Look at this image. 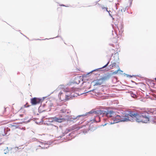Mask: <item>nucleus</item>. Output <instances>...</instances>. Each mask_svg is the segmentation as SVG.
I'll list each match as a JSON object with an SVG mask.
<instances>
[{
	"label": "nucleus",
	"instance_id": "obj_1",
	"mask_svg": "<svg viewBox=\"0 0 156 156\" xmlns=\"http://www.w3.org/2000/svg\"><path fill=\"white\" fill-rule=\"evenodd\" d=\"M146 113H138L133 112H130L129 114H124L122 115H118L116 117V122H119L131 121L133 118H135L136 121L139 122H147L148 121Z\"/></svg>",
	"mask_w": 156,
	"mask_h": 156
},
{
	"label": "nucleus",
	"instance_id": "obj_2",
	"mask_svg": "<svg viewBox=\"0 0 156 156\" xmlns=\"http://www.w3.org/2000/svg\"><path fill=\"white\" fill-rule=\"evenodd\" d=\"M98 115L100 116L101 115L103 117L104 114L108 118H111L112 119L114 122L113 123H116L117 121L116 117L118 115H116L115 113L113 111H107L106 112L105 111H99L98 113Z\"/></svg>",
	"mask_w": 156,
	"mask_h": 156
},
{
	"label": "nucleus",
	"instance_id": "obj_3",
	"mask_svg": "<svg viewBox=\"0 0 156 156\" xmlns=\"http://www.w3.org/2000/svg\"><path fill=\"white\" fill-rule=\"evenodd\" d=\"M110 76L109 75L104 76L101 78L95 81V85H100L106 81L108 80L110 78Z\"/></svg>",
	"mask_w": 156,
	"mask_h": 156
},
{
	"label": "nucleus",
	"instance_id": "obj_4",
	"mask_svg": "<svg viewBox=\"0 0 156 156\" xmlns=\"http://www.w3.org/2000/svg\"><path fill=\"white\" fill-rule=\"evenodd\" d=\"M78 89L72 88V90H70V92H71V94H70L69 95V99L75 97H76L78 95H79V94L78 93Z\"/></svg>",
	"mask_w": 156,
	"mask_h": 156
},
{
	"label": "nucleus",
	"instance_id": "obj_5",
	"mask_svg": "<svg viewBox=\"0 0 156 156\" xmlns=\"http://www.w3.org/2000/svg\"><path fill=\"white\" fill-rule=\"evenodd\" d=\"M146 113V114L147 116L148 119V121L147 122H144V123H147L149 121V117L148 115V114H154L156 113V109L155 108H151L149 109L147 112H138V113Z\"/></svg>",
	"mask_w": 156,
	"mask_h": 156
},
{
	"label": "nucleus",
	"instance_id": "obj_6",
	"mask_svg": "<svg viewBox=\"0 0 156 156\" xmlns=\"http://www.w3.org/2000/svg\"><path fill=\"white\" fill-rule=\"evenodd\" d=\"M41 100L37 98H34L31 99V102L32 105H35L40 103Z\"/></svg>",
	"mask_w": 156,
	"mask_h": 156
},
{
	"label": "nucleus",
	"instance_id": "obj_7",
	"mask_svg": "<svg viewBox=\"0 0 156 156\" xmlns=\"http://www.w3.org/2000/svg\"><path fill=\"white\" fill-rule=\"evenodd\" d=\"M58 117L55 116L53 117L52 119L53 121L58 122H61L63 121L64 119L62 116L58 115Z\"/></svg>",
	"mask_w": 156,
	"mask_h": 156
},
{
	"label": "nucleus",
	"instance_id": "obj_8",
	"mask_svg": "<svg viewBox=\"0 0 156 156\" xmlns=\"http://www.w3.org/2000/svg\"><path fill=\"white\" fill-rule=\"evenodd\" d=\"M82 115H78L77 116L72 115H70L69 116V121L75 122L79 120V118Z\"/></svg>",
	"mask_w": 156,
	"mask_h": 156
},
{
	"label": "nucleus",
	"instance_id": "obj_9",
	"mask_svg": "<svg viewBox=\"0 0 156 156\" xmlns=\"http://www.w3.org/2000/svg\"><path fill=\"white\" fill-rule=\"evenodd\" d=\"M6 134V133L5 132V129H4L3 130V132L2 133H0V136H3L4 135H5Z\"/></svg>",
	"mask_w": 156,
	"mask_h": 156
},
{
	"label": "nucleus",
	"instance_id": "obj_10",
	"mask_svg": "<svg viewBox=\"0 0 156 156\" xmlns=\"http://www.w3.org/2000/svg\"><path fill=\"white\" fill-rule=\"evenodd\" d=\"M19 149V148L18 147H16L13 148L12 149V150L13 151H17Z\"/></svg>",
	"mask_w": 156,
	"mask_h": 156
},
{
	"label": "nucleus",
	"instance_id": "obj_11",
	"mask_svg": "<svg viewBox=\"0 0 156 156\" xmlns=\"http://www.w3.org/2000/svg\"><path fill=\"white\" fill-rule=\"evenodd\" d=\"M131 96L134 98H135L136 97V95L134 94H131Z\"/></svg>",
	"mask_w": 156,
	"mask_h": 156
},
{
	"label": "nucleus",
	"instance_id": "obj_12",
	"mask_svg": "<svg viewBox=\"0 0 156 156\" xmlns=\"http://www.w3.org/2000/svg\"><path fill=\"white\" fill-rule=\"evenodd\" d=\"M101 7L103 9H106V11H107V12H108V8L105 7L104 6H101Z\"/></svg>",
	"mask_w": 156,
	"mask_h": 156
},
{
	"label": "nucleus",
	"instance_id": "obj_13",
	"mask_svg": "<svg viewBox=\"0 0 156 156\" xmlns=\"http://www.w3.org/2000/svg\"><path fill=\"white\" fill-rule=\"evenodd\" d=\"M121 71L120 70V68H119V69H118L117 70V71H115L114 72V74H116L117 73H118V71Z\"/></svg>",
	"mask_w": 156,
	"mask_h": 156
},
{
	"label": "nucleus",
	"instance_id": "obj_14",
	"mask_svg": "<svg viewBox=\"0 0 156 156\" xmlns=\"http://www.w3.org/2000/svg\"><path fill=\"white\" fill-rule=\"evenodd\" d=\"M109 62H108V63L106 65H105V66H103L102 68H104L105 67H106L108 65V63H109Z\"/></svg>",
	"mask_w": 156,
	"mask_h": 156
},
{
	"label": "nucleus",
	"instance_id": "obj_15",
	"mask_svg": "<svg viewBox=\"0 0 156 156\" xmlns=\"http://www.w3.org/2000/svg\"><path fill=\"white\" fill-rule=\"evenodd\" d=\"M8 109H9V108H5V109H4V111L5 112H6L7 110H8Z\"/></svg>",
	"mask_w": 156,
	"mask_h": 156
},
{
	"label": "nucleus",
	"instance_id": "obj_16",
	"mask_svg": "<svg viewBox=\"0 0 156 156\" xmlns=\"http://www.w3.org/2000/svg\"><path fill=\"white\" fill-rule=\"evenodd\" d=\"M100 119V117L99 116H97L95 118V119Z\"/></svg>",
	"mask_w": 156,
	"mask_h": 156
},
{
	"label": "nucleus",
	"instance_id": "obj_17",
	"mask_svg": "<svg viewBox=\"0 0 156 156\" xmlns=\"http://www.w3.org/2000/svg\"><path fill=\"white\" fill-rule=\"evenodd\" d=\"M23 114H21V115H20V116L21 117H22L23 116Z\"/></svg>",
	"mask_w": 156,
	"mask_h": 156
},
{
	"label": "nucleus",
	"instance_id": "obj_18",
	"mask_svg": "<svg viewBox=\"0 0 156 156\" xmlns=\"http://www.w3.org/2000/svg\"><path fill=\"white\" fill-rule=\"evenodd\" d=\"M5 115H7V114H8V113H5Z\"/></svg>",
	"mask_w": 156,
	"mask_h": 156
},
{
	"label": "nucleus",
	"instance_id": "obj_19",
	"mask_svg": "<svg viewBox=\"0 0 156 156\" xmlns=\"http://www.w3.org/2000/svg\"><path fill=\"white\" fill-rule=\"evenodd\" d=\"M130 4H132V2H130Z\"/></svg>",
	"mask_w": 156,
	"mask_h": 156
},
{
	"label": "nucleus",
	"instance_id": "obj_20",
	"mask_svg": "<svg viewBox=\"0 0 156 156\" xmlns=\"http://www.w3.org/2000/svg\"><path fill=\"white\" fill-rule=\"evenodd\" d=\"M155 80H156V78L155 79Z\"/></svg>",
	"mask_w": 156,
	"mask_h": 156
}]
</instances>
